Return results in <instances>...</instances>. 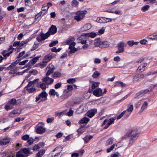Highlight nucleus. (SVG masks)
<instances>
[{"label":"nucleus","mask_w":157,"mask_h":157,"mask_svg":"<svg viewBox=\"0 0 157 157\" xmlns=\"http://www.w3.org/2000/svg\"><path fill=\"white\" fill-rule=\"evenodd\" d=\"M45 131V129L41 126H38L36 129V132L38 134H42Z\"/></svg>","instance_id":"16"},{"label":"nucleus","mask_w":157,"mask_h":157,"mask_svg":"<svg viewBox=\"0 0 157 157\" xmlns=\"http://www.w3.org/2000/svg\"><path fill=\"white\" fill-rule=\"evenodd\" d=\"M29 138V136L28 135L26 134L24 135L21 137V139L22 140H28Z\"/></svg>","instance_id":"52"},{"label":"nucleus","mask_w":157,"mask_h":157,"mask_svg":"<svg viewBox=\"0 0 157 157\" xmlns=\"http://www.w3.org/2000/svg\"><path fill=\"white\" fill-rule=\"evenodd\" d=\"M151 89H150V90L146 89L144 90H142L139 92L137 93L135 96V98H139L140 97H141L145 94L151 91Z\"/></svg>","instance_id":"9"},{"label":"nucleus","mask_w":157,"mask_h":157,"mask_svg":"<svg viewBox=\"0 0 157 157\" xmlns=\"http://www.w3.org/2000/svg\"><path fill=\"white\" fill-rule=\"evenodd\" d=\"M75 44V43L74 42L70 44L69 48L70 49V53H73L77 51L78 49L74 47Z\"/></svg>","instance_id":"13"},{"label":"nucleus","mask_w":157,"mask_h":157,"mask_svg":"<svg viewBox=\"0 0 157 157\" xmlns=\"http://www.w3.org/2000/svg\"><path fill=\"white\" fill-rule=\"evenodd\" d=\"M144 75L143 74H136L133 77V79L136 82H139L144 78Z\"/></svg>","instance_id":"10"},{"label":"nucleus","mask_w":157,"mask_h":157,"mask_svg":"<svg viewBox=\"0 0 157 157\" xmlns=\"http://www.w3.org/2000/svg\"><path fill=\"white\" fill-rule=\"evenodd\" d=\"M27 156V155L25 156L24 155L21 151H19L17 152L16 155V157H25Z\"/></svg>","instance_id":"38"},{"label":"nucleus","mask_w":157,"mask_h":157,"mask_svg":"<svg viewBox=\"0 0 157 157\" xmlns=\"http://www.w3.org/2000/svg\"><path fill=\"white\" fill-rule=\"evenodd\" d=\"M147 38L152 40H156L157 39V34H153L149 35L147 36Z\"/></svg>","instance_id":"30"},{"label":"nucleus","mask_w":157,"mask_h":157,"mask_svg":"<svg viewBox=\"0 0 157 157\" xmlns=\"http://www.w3.org/2000/svg\"><path fill=\"white\" fill-rule=\"evenodd\" d=\"M28 41L27 40H25L24 41H22L21 43L20 42L19 46H23L25 44H27L28 43Z\"/></svg>","instance_id":"62"},{"label":"nucleus","mask_w":157,"mask_h":157,"mask_svg":"<svg viewBox=\"0 0 157 157\" xmlns=\"http://www.w3.org/2000/svg\"><path fill=\"white\" fill-rule=\"evenodd\" d=\"M97 21L99 23H104L105 21H104V19L103 18H100L98 17L97 19Z\"/></svg>","instance_id":"43"},{"label":"nucleus","mask_w":157,"mask_h":157,"mask_svg":"<svg viewBox=\"0 0 157 157\" xmlns=\"http://www.w3.org/2000/svg\"><path fill=\"white\" fill-rule=\"evenodd\" d=\"M74 111L72 110L71 109H69V111L67 112V115L69 116H71L73 114Z\"/></svg>","instance_id":"60"},{"label":"nucleus","mask_w":157,"mask_h":157,"mask_svg":"<svg viewBox=\"0 0 157 157\" xmlns=\"http://www.w3.org/2000/svg\"><path fill=\"white\" fill-rule=\"evenodd\" d=\"M147 66V63H144L143 64H141L140 66H139L137 70L139 71L140 72H142L145 70V67Z\"/></svg>","instance_id":"19"},{"label":"nucleus","mask_w":157,"mask_h":157,"mask_svg":"<svg viewBox=\"0 0 157 157\" xmlns=\"http://www.w3.org/2000/svg\"><path fill=\"white\" fill-rule=\"evenodd\" d=\"M91 28V25L90 23H87L82 28V29L83 31H86L90 29Z\"/></svg>","instance_id":"21"},{"label":"nucleus","mask_w":157,"mask_h":157,"mask_svg":"<svg viewBox=\"0 0 157 157\" xmlns=\"http://www.w3.org/2000/svg\"><path fill=\"white\" fill-rule=\"evenodd\" d=\"M43 34L44 35V36H43L42 40H44L46 39L50 35V33L49 32H47L45 34L43 33Z\"/></svg>","instance_id":"44"},{"label":"nucleus","mask_w":157,"mask_h":157,"mask_svg":"<svg viewBox=\"0 0 157 157\" xmlns=\"http://www.w3.org/2000/svg\"><path fill=\"white\" fill-rule=\"evenodd\" d=\"M13 105H15L16 103V99L12 98L9 102Z\"/></svg>","instance_id":"50"},{"label":"nucleus","mask_w":157,"mask_h":157,"mask_svg":"<svg viewBox=\"0 0 157 157\" xmlns=\"http://www.w3.org/2000/svg\"><path fill=\"white\" fill-rule=\"evenodd\" d=\"M43 36H44V35L43 34V33H41L40 35H38L37 37L36 38V40L38 42H40L44 40H42V38Z\"/></svg>","instance_id":"35"},{"label":"nucleus","mask_w":157,"mask_h":157,"mask_svg":"<svg viewBox=\"0 0 157 157\" xmlns=\"http://www.w3.org/2000/svg\"><path fill=\"white\" fill-rule=\"evenodd\" d=\"M22 151L25 154H28L30 152V149L29 148H24L23 149Z\"/></svg>","instance_id":"45"},{"label":"nucleus","mask_w":157,"mask_h":157,"mask_svg":"<svg viewBox=\"0 0 157 157\" xmlns=\"http://www.w3.org/2000/svg\"><path fill=\"white\" fill-rule=\"evenodd\" d=\"M155 74H157V71L148 72L146 74V75L147 76H148L150 75H152Z\"/></svg>","instance_id":"42"},{"label":"nucleus","mask_w":157,"mask_h":157,"mask_svg":"<svg viewBox=\"0 0 157 157\" xmlns=\"http://www.w3.org/2000/svg\"><path fill=\"white\" fill-rule=\"evenodd\" d=\"M78 2L75 0H73L72 2V5L75 7L77 6H78Z\"/></svg>","instance_id":"47"},{"label":"nucleus","mask_w":157,"mask_h":157,"mask_svg":"<svg viewBox=\"0 0 157 157\" xmlns=\"http://www.w3.org/2000/svg\"><path fill=\"white\" fill-rule=\"evenodd\" d=\"M57 31V28L55 26H52L50 29V32L52 34L55 33Z\"/></svg>","instance_id":"27"},{"label":"nucleus","mask_w":157,"mask_h":157,"mask_svg":"<svg viewBox=\"0 0 157 157\" xmlns=\"http://www.w3.org/2000/svg\"><path fill=\"white\" fill-rule=\"evenodd\" d=\"M114 119L113 118H111L108 120H105L103 122V124H105L106 123H107L109 125H110L114 122Z\"/></svg>","instance_id":"28"},{"label":"nucleus","mask_w":157,"mask_h":157,"mask_svg":"<svg viewBox=\"0 0 157 157\" xmlns=\"http://www.w3.org/2000/svg\"><path fill=\"white\" fill-rule=\"evenodd\" d=\"M45 151L44 150H41L36 154V156L38 157H40L45 153Z\"/></svg>","instance_id":"34"},{"label":"nucleus","mask_w":157,"mask_h":157,"mask_svg":"<svg viewBox=\"0 0 157 157\" xmlns=\"http://www.w3.org/2000/svg\"><path fill=\"white\" fill-rule=\"evenodd\" d=\"M90 120V119L86 117L82 118L79 122V124H84L87 123Z\"/></svg>","instance_id":"23"},{"label":"nucleus","mask_w":157,"mask_h":157,"mask_svg":"<svg viewBox=\"0 0 157 157\" xmlns=\"http://www.w3.org/2000/svg\"><path fill=\"white\" fill-rule=\"evenodd\" d=\"M139 132L137 128H134L130 131L127 134V136L130 138V140L129 144L132 143L138 138Z\"/></svg>","instance_id":"1"},{"label":"nucleus","mask_w":157,"mask_h":157,"mask_svg":"<svg viewBox=\"0 0 157 157\" xmlns=\"http://www.w3.org/2000/svg\"><path fill=\"white\" fill-rule=\"evenodd\" d=\"M27 90L28 91L29 93H31L34 92L35 90V89L32 87L29 88H28Z\"/></svg>","instance_id":"64"},{"label":"nucleus","mask_w":157,"mask_h":157,"mask_svg":"<svg viewBox=\"0 0 157 157\" xmlns=\"http://www.w3.org/2000/svg\"><path fill=\"white\" fill-rule=\"evenodd\" d=\"M71 91H69L68 90H65L61 96L62 98L65 99L71 94Z\"/></svg>","instance_id":"14"},{"label":"nucleus","mask_w":157,"mask_h":157,"mask_svg":"<svg viewBox=\"0 0 157 157\" xmlns=\"http://www.w3.org/2000/svg\"><path fill=\"white\" fill-rule=\"evenodd\" d=\"M75 40L74 38L72 37L69 38L66 41V44H70L72 43Z\"/></svg>","instance_id":"33"},{"label":"nucleus","mask_w":157,"mask_h":157,"mask_svg":"<svg viewBox=\"0 0 157 157\" xmlns=\"http://www.w3.org/2000/svg\"><path fill=\"white\" fill-rule=\"evenodd\" d=\"M100 84V82H94L92 85L91 88L92 89H95L96 87H98L99 84Z\"/></svg>","instance_id":"36"},{"label":"nucleus","mask_w":157,"mask_h":157,"mask_svg":"<svg viewBox=\"0 0 157 157\" xmlns=\"http://www.w3.org/2000/svg\"><path fill=\"white\" fill-rule=\"evenodd\" d=\"M94 45L96 47H99L101 48H105L109 46V44L107 41H103L100 38H98L95 40Z\"/></svg>","instance_id":"2"},{"label":"nucleus","mask_w":157,"mask_h":157,"mask_svg":"<svg viewBox=\"0 0 157 157\" xmlns=\"http://www.w3.org/2000/svg\"><path fill=\"white\" fill-rule=\"evenodd\" d=\"M42 81L48 85L52 83L54 81V79L52 78H49L48 76H46L43 78Z\"/></svg>","instance_id":"12"},{"label":"nucleus","mask_w":157,"mask_h":157,"mask_svg":"<svg viewBox=\"0 0 157 157\" xmlns=\"http://www.w3.org/2000/svg\"><path fill=\"white\" fill-rule=\"evenodd\" d=\"M21 111L19 112H18V111H16L15 112H12V113H11L10 114H9V116L10 117H13V116L15 114H20L21 113Z\"/></svg>","instance_id":"53"},{"label":"nucleus","mask_w":157,"mask_h":157,"mask_svg":"<svg viewBox=\"0 0 157 157\" xmlns=\"http://www.w3.org/2000/svg\"><path fill=\"white\" fill-rule=\"evenodd\" d=\"M97 35L96 33L94 32H91L86 33L85 34V36L90 37L91 38H94Z\"/></svg>","instance_id":"29"},{"label":"nucleus","mask_w":157,"mask_h":157,"mask_svg":"<svg viewBox=\"0 0 157 157\" xmlns=\"http://www.w3.org/2000/svg\"><path fill=\"white\" fill-rule=\"evenodd\" d=\"M126 111L124 110L122 112L119 116L117 117V119H119L122 117L125 114Z\"/></svg>","instance_id":"55"},{"label":"nucleus","mask_w":157,"mask_h":157,"mask_svg":"<svg viewBox=\"0 0 157 157\" xmlns=\"http://www.w3.org/2000/svg\"><path fill=\"white\" fill-rule=\"evenodd\" d=\"M39 79H36L33 81L30 82L27 86V87H30L31 86L36 83L38 81Z\"/></svg>","instance_id":"31"},{"label":"nucleus","mask_w":157,"mask_h":157,"mask_svg":"<svg viewBox=\"0 0 157 157\" xmlns=\"http://www.w3.org/2000/svg\"><path fill=\"white\" fill-rule=\"evenodd\" d=\"M52 55L51 54H49L45 56L43 59L42 63L41 64V67H45L47 64V63L52 59Z\"/></svg>","instance_id":"5"},{"label":"nucleus","mask_w":157,"mask_h":157,"mask_svg":"<svg viewBox=\"0 0 157 157\" xmlns=\"http://www.w3.org/2000/svg\"><path fill=\"white\" fill-rule=\"evenodd\" d=\"M93 137V136L92 135L86 136L83 138V139L85 143H87Z\"/></svg>","instance_id":"25"},{"label":"nucleus","mask_w":157,"mask_h":157,"mask_svg":"<svg viewBox=\"0 0 157 157\" xmlns=\"http://www.w3.org/2000/svg\"><path fill=\"white\" fill-rule=\"evenodd\" d=\"M11 69L9 73L11 74H15L14 75H13V76H15L16 75H19V73L18 74L16 73L17 70L19 69V67H17V68H15L14 67H12L10 68Z\"/></svg>","instance_id":"20"},{"label":"nucleus","mask_w":157,"mask_h":157,"mask_svg":"<svg viewBox=\"0 0 157 157\" xmlns=\"http://www.w3.org/2000/svg\"><path fill=\"white\" fill-rule=\"evenodd\" d=\"M55 69L54 67L52 64H49L46 68L47 72L46 76H48L50 74L53 73Z\"/></svg>","instance_id":"8"},{"label":"nucleus","mask_w":157,"mask_h":157,"mask_svg":"<svg viewBox=\"0 0 157 157\" xmlns=\"http://www.w3.org/2000/svg\"><path fill=\"white\" fill-rule=\"evenodd\" d=\"M148 104L147 102L145 101H144V103L143 104L141 108V109L140 110L139 112L140 113H142L143 110L146 108L148 106Z\"/></svg>","instance_id":"26"},{"label":"nucleus","mask_w":157,"mask_h":157,"mask_svg":"<svg viewBox=\"0 0 157 157\" xmlns=\"http://www.w3.org/2000/svg\"><path fill=\"white\" fill-rule=\"evenodd\" d=\"M10 139L9 138H5L0 140V144L2 145H6L9 143Z\"/></svg>","instance_id":"15"},{"label":"nucleus","mask_w":157,"mask_h":157,"mask_svg":"<svg viewBox=\"0 0 157 157\" xmlns=\"http://www.w3.org/2000/svg\"><path fill=\"white\" fill-rule=\"evenodd\" d=\"M94 62L95 63H99L101 62V60L98 58H95L94 60Z\"/></svg>","instance_id":"63"},{"label":"nucleus","mask_w":157,"mask_h":157,"mask_svg":"<svg viewBox=\"0 0 157 157\" xmlns=\"http://www.w3.org/2000/svg\"><path fill=\"white\" fill-rule=\"evenodd\" d=\"M13 107V106L9 102L5 105V109L6 110L11 109H12Z\"/></svg>","instance_id":"32"},{"label":"nucleus","mask_w":157,"mask_h":157,"mask_svg":"<svg viewBox=\"0 0 157 157\" xmlns=\"http://www.w3.org/2000/svg\"><path fill=\"white\" fill-rule=\"evenodd\" d=\"M93 94L94 95L97 97H100L102 96L103 94L102 90L100 88H98L94 90L93 92Z\"/></svg>","instance_id":"11"},{"label":"nucleus","mask_w":157,"mask_h":157,"mask_svg":"<svg viewBox=\"0 0 157 157\" xmlns=\"http://www.w3.org/2000/svg\"><path fill=\"white\" fill-rule=\"evenodd\" d=\"M141 104V101L140 100L137 103H136L135 105V106L136 108L139 107Z\"/></svg>","instance_id":"61"},{"label":"nucleus","mask_w":157,"mask_h":157,"mask_svg":"<svg viewBox=\"0 0 157 157\" xmlns=\"http://www.w3.org/2000/svg\"><path fill=\"white\" fill-rule=\"evenodd\" d=\"M62 83L61 82H59L56 84L55 86V88L56 89H58L61 87Z\"/></svg>","instance_id":"59"},{"label":"nucleus","mask_w":157,"mask_h":157,"mask_svg":"<svg viewBox=\"0 0 157 157\" xmlns=\"http://www.w3.org/2000/svg\"><path fill=\"white\" fill-rule=\"evenodd\" d=\"M58 43V41L57 40H55L52 42L49 45L50 47H53Z\"/></svg>","instance_id":"51"},{"label":"nucleus","mask_w":157,"mask_h":157,"mask_svg":"<svg viewBox=\"0 0 157 157\" xmlns=\"http://www.w3.org/2000/svg\"><path fill=\"white\" fill-rule=\"evenodd\" d=\"M134 106L133 104L130 103L127 105V110L130 113V114L128 115V116L132 112Z\"/></svg>","instance_id":"17"},{"label":"nucleus","mask_w":157,"mask_h":157,"mask_svg":"<svg viewBox=\"0 0 157 157\" xmlns=\"http://www.w3.org/2000/svg\"><path fill=\"white\" fill-rule=\"evenodd\" d=\"M56 114L57 116L59 117L61 116V115H63L65 113V112L64 111H63L61 112H56Z\"/></svg>","instance_id":"58"},{"label":"nucleus","mask_w":157,"mask_h":157,"mask_svg":"<svg viewBox=\"0 0 157 157\" xmlns=\"http://www.w3.org/2000/svg\"><path fill=\"white\" fill-rule=\"evenodd\" d=\"M100 75V73L98 71H95L93 75L92 76L94 78H97Z\"/></svg>","instance_id":"41"},{"label":"nucleus","mask_w":157,"mask_h":157,"mask_svg":"<svg viewBox=\"0 0 157 157\" xmlns=\"http://www.w3.org/2000/svg\"><path fill=\"white\" fill-rule=\"evenodd\" d=\"M150 6L148 5H146L145 6L142 7L141 8V10L143 11H145L147 10L149 8Z\"/></svg>","instance_id":"49"},{"label":"nucleus","mask_w":157,"mask_h":157,"mask_svg":"<svg viewBox=\"0 0 157 157\" xmlns=\"http://www.w3.org/2000/svg\"><path fill=\"white\" fill-rule=\"evenodd\" d=\"M14 49V48H13L12 46L11 45L8 49V51L5 50L3 51L2 54L3 56L6 58L7 57L9 56L10 54L12 53L13 50Z\"/></svg>","instance_id":"7"},{"label":"nucleus","mask_w":157,"mask_h":157,"mask_svg":"<svg viewBox=\"0 0 157 157\" xmlns=\"http://www.w3.org/2000/svg\"><path fill=\"white\" fill-rule=\"evenodd\" d=\"M61 75V73L59 72H55L52 75L53 78H57L60 77Z\"/></svg>","instance_id":"39"},{"label":"nucleus","mask_w":157,"mask_h":157,"mask_svg":"<svg viewBox=\"0 0 157 157\" xmlns=\"http://www.w3.org/2000/svg\"><path fill=\"white\" fill-rule=\"evenodd\" d=\"M87 13L86 10L79 11L76 13V15L74 18L78 21H81Z\"/></svg>","instance_id":"4"},{"label":"nucleus","mask_w":157,"mask_h":157,"mask_svg":"<svg viewBox=\"0 0 157 157\" xmlns=\"http://www.w3.org/2000/svg\"><path fill=\"white\" fill-rule=\"evenodd\" d=\"M48 94L45 91L40 93L36 97V101L38 103L41 101H45L47 100Z\"/></svg>","instance_id":"3"},{"label":"nucleus","mask_w":157,"mask_h":157,"mask_svg":"<svg viewBox=\"0 0 157 157\" xmlns=\"http://www.w3.org/2000/svg\"><path fill=\"white\" fill-rule=\"evenodd\" d=\"M76 81L75 78H70L67 80V82L68 83H73Z\"/></svg>","instance_id":"48"},{"label":"nucleus","mask_w":157,"mask_h":157,"mask_svg":"<svg viewBox=\"0 0 157 157\" xmlns=\"http://www.w3.org/2000/svg\"><path fill=\"white\" fill-rule=\"evenodd\" d=\"M125 84L121 81H117L115 82L114 87H124L125 86Z\"/></svg>","instance_id":"22"},{"label":"nucleus","mask_w":157,"mask_h":157,"mask_svg":"<svg viewBox=\"0 0 157 157\" xmlns=\"http://www.w3.org/2000/svg\"><path fill=\"white\" fill-rule=\"evenodd\" d=\"M49 6H47V5L44 4L42 7V11H45L47 10Z\"/></svg>","instance_id":"56"},{"label":"nucleus","mask_w":157,"mask_h":157,"mask_svg":"<svg viewBox=\"0 0 157 157\" xmlns=\"http://www.w3.org/2000/svg\"><path fill=\"white\" fill-rule=\"evenodd\" d=\"M115 144H113L110 148H109L107 149V152H109L112 150L114 148Z\"/></svg>","instance_id":"57"},{"label":"nucleus","mask_w":157,"mask_h":157,"mask_svg":"<svg viewBox=\"0 0 157 157\" xmlns=\"http://www.w3.org/2000/svg\"><path fill=\"white\" fill-rule=\"evenodd\" d=\"M40 57V56H38L35 57L34 58L32 59V60L30 62L33 64H35L39 59Z\"/></svg>","instance_id":"37"},{"label":"nucleus","mask_w":157,"mask_h":157,"mask_svg":"<svg viewBox=\"0 0 157 157\" xmlns=\"http://www.w3.org/2000/svg\"><path fill=\"white\" fill-rule=\"evenodd\" d=\"M40 86L43 90H45L46 89V86L45 83H42L40 84Z\"/></svg>","instance_id":"46"},{"label":"nucleus","mask_w":157,"mask_h":157,"mask_svg":"<svg viewBox=\"0 0 157 157\" xmlns=\"http://www.w3.org/2000/svg\"><path fill=\"white\" fill-rule=\"evenodd\" d=\"M113 140L112 138L108 139L107 141L106 144L107 145H109L112 144L113 143Z\"/></svg>","instance_id":"54"},{"label":"nucleus","mask_w":157,"mask_h":157,"mask_svg":"<svg viewBox=\"0 0 157 157\" xmlns=\"http://www.w3.org/2000/svg\"><path fill=\"white\" fill-rule=\"evenodd\" d=\"M49 94L51 96H55L56 95L57 97H59V94L57 92H56L55 90L53 89H51L50 90Z\"/></svg>","instance_id":"24"},{"label":"nucleus","mask_w":157,"mask_h":157,"mask_svg":"<svg viewBox=\"0 0 157 157\" xmlns=\"http://www.w3.org/2000/svg\"><path fill=\"white\" fill-rule=\"evenodd\" d=\"M18 62L17 61H16L15 62L11 64L9 67L10 68L12 67H14L17 68V65L18 63Z\"/></svg>","instance_id":"40"},{"label":"nucleus","mask_w":157,"mask_h":157,"mask_svg":"<svg viewBox=\"0 0 157 157\" xmlns=\"http://www.w3.org/2000/svg\"><path fill=\"white\" fill-rule=\"evenodd\" d=\"M125 43L124 42H119L117 44V48L118 50L116 51L117 53H121L124 52V47Z\"/></svg>","instance_id":"6"},{"label":"nucleus","mask_w":157,"mask_h":157,"mask_svg":"<svg viewBox=\"0 0 157 157\" xmlns=\"http://www.w3.org/2000/svg\"><path fill=\"white\" fill-rule=\"evenodd\" d=\"M97 112V110L96 109H92L88 112L87 116L90 117H92L94 116Z\"/></svg>","instance_id":"18"}]
</instances>
